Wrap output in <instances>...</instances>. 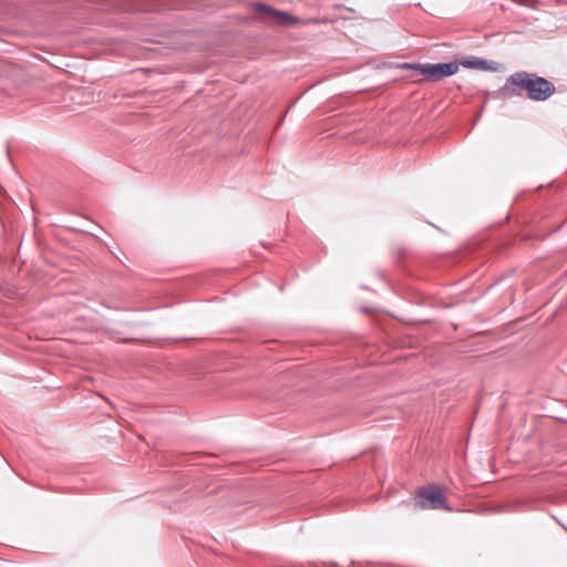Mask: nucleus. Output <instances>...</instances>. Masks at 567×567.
<instances>
[{"label": "nucleus", "mask_w": 567, "mask_h": 567, "mask_svg": "<svg viewBox=\"0 0 567 567\" xmlns=\"http://www.w3.org/2000/svg\"><path fill=\"white\" fill-rule=\"evenodd\" d=\"M410 68L419 71L430 80H441L451 76L458 71V65L455 62L437 63V64H415L409 65Z\"/></svg>", "instance_id": "3"}, {"label": "nucleus", "mask_w": 567, "mask_h": 567, "mask_svg": "<svg viewBox=\"0 0 567 567\" xmlns=\"http://www.w3.org/2000/svg\"><path fill=\"white\" fill-rule=\"evenodd\" d=\"M415 505L420 508L449 509L446 499L439 486H427L419 491Z\"/></svg>", "instance_id": "2"}, {"label": "nucleus", "mask_w": 567, "mask_h": 567, "mask_svg": "<svg viewBox=\"0 0 567 567\" xmlns=\"http://www.w3.org/2000/svg\"><path fill=\"white\" fill-rule=\"evenodd\" d=\"M522 91H526L533 101H546L555 93V85L542 76L522 71L512 74L502 87L504 95H519Z\"/></svg>", "instance_id": "1"}, {"label": "nucleus", "mask_w": 567, "mask_h": 567, "mask_svg": "<svg viewBox=\"0 0 567 567\" xmlns=\"http://www.w3.org/2000/svg\"><path fill=\"white\" fill-rule=\"evenodd\" d=\"M484 63H485V61H483V60H477V61H475L474 63H470V62H467V63H465V64H466V65H475V66H478V65H483Z\"/></svg>", "instance_id": "5"}, {"label": "nucleus", "mask_w": 567, "mask_h": 567, "mask_svg": "<svg viewBox=\"0 0 567 567\" xmlns=\"http://www.w3.org/2000/svg\"><path fill=\"white\" fill-rule=\"evenodd\" d=\"M258 10L262 13H269L272 16V19L275 22L281 24V25H293L298 22V19L293 16H290L287 12L275 10L266 4H258Z\"/></svg>", "instance_id": "4"}]
</instances>
